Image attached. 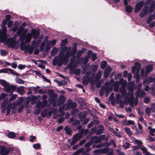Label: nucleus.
I'll return each mask as SVG.
<instances>
[{"label": "nucleus", "mask_w": 155, "mask_h": 155, "mask_svg": "<svg viewBox=\"0 0 155 155\" xmlns=\"http://www.w3.org/2000/svg\"><path fill=\"white\" fill-rule=\"evenodd\" d=\"M71 48L64 47L62 50L60 52L59 55L55 57L52 61L53 64L54 65H58V66H61L64 61H67V58L71 55L70 53Z\"/></svg>", "instance_id": "f257e3e1"}, {"label": "nucleus", "mask_w": 155, "mask_h": 155, "mask_svg": "<svg viewBox=\"0 0 155 155\" xmlns=\"http://www.w3.org/2000/svg\"><path fill=\"white\" fill-rule=\"evenodd\" d=\"M141 67L140 64L138 62H136L134 66L132 68V72L133 74H135L134 77L137 79H139L140 77L139 72Z\"/></svg>", "instance_id": "f03ea898"}, {"label": "nucleus", "mask_w": 155, "mask_h": 155, "mask_svg": "<svg viewBox=\"0 0 155 155\" xmlns=\"http://www.w3.org/2000/svg\"><path fill=\"white\" fill-rule=\"evenodd\" d=\"M153 68V66L152 65L150 64L147 66L146 68V72L145 74V69H142L141 71V75L142 77H146L147 75L151 71Z\"/></svg>", "instance_id": "7ed1b4c3"}, {"label": "nucleus", "mask_w": 155, "mask_h": 155, "mask_svg": "<svg viewBox=\"0 0 155 155\" xmlns=\"http://www.w3.org/2000/svg\"><path fill=\"white\" fill-rule=\"evenodd\" d=\"M16 88V86L8 84L5 88V91L7 92H11L15 91Z\"/></svg>", "instance_id": "20e7f679"}, {"label": "nucleus", "mask_w": 155, "mask_h": 155, "mask_svg": "<svg viewBox=\"0 0 155 155\" xmlns=\"http://www.w3.org/2000/svg\"><path fill=\"white\" fill-rule=\"evenodd\" d=\"M81 134H76L74 137L71 143V145L75 144L76 143L78 140L81 138Z\"/></svg>", "instance_id": "39448f33"}, {"label": "nucleus", "mask_w": 155, "mask_h": 155, "mask_svg": "<svg viewBox=\"0 0 155 155\" xmlns=\"http://www.w3.org/2000/svg\"><path fill=\"white\" fill-rule=\"evenodd\" d=\"M144 4L143 1H140L138 2L136 5L134 9V11L135 12H137L141 9Z\"/></svg>", "instance_id": "423d86ee"}, {"label": "nucleus", "mask_w": 155, "mask_h": 155, "mask_svg": "<svg viewBox=\"0 0 155 155\" xmlns=\"http://www.w3.org/2000/svg\"><path fill=\"white\" fill-rule=\"evenodd\" d=\"M30 33L31 34L32 36H33L35 39H37L39 35V31L35 29H31Z\"/></svg>", "instance_id": "0eeeda50"}, {"label": "nucleus", "mask_w": 155, "mask_h": 155, "mask_svg": "<svg viewBox=\"0 0 155 155\" xmlns=\"http://www.w3.org/2000/svg\"><path fill=\"white\" fill-rule=\"evenodd\" d=\"M47 103V101L45 100H44L42 103L38 102L36 103V106L38 108H43L46 105Z\"/></svg>", "instance_id": "6e6552de"}, {"label": "nucleus", "mask_w": 155, "mask_h": 155, "mask_svg": "<svg viewBox=\"0 0 155 155\" xmlns=\"http://www.w3.org/2000/svg\"><path fill=\"white\" fill-rule=\"evenodd\" d=\"M137 97L141 98L144 96L145 95V93L143 91H140V89H138L136 93Z\"/></svg>", "instance_id": "1a4fd4ad"}, {"label": "nucleus", "mask_w": 155, "mask_h": 155, "mask_svg": "<svg viewBox=\"0 0 155 155\" xmlns=\"http://www.w3.org/2000/svg\"><path fill=\"white\" fill-rule=\"evenodd\" d=\"M32 38L31 34L30 33L27 34L25 36V42L26 43L29 42L31 40Z\"/></svg>", "instance_id": "9d476101"}, {"label": "nucleus", "mask_w": 155, "mask_h": 155, "mask_svg": "<svg viewBox=\"0 0 155 155\" xmlns=\"http://www.w3.org/2000/svg\"><path fill=\"white\" fill-rule=\"evenodd\" d=\"M24 89V87L21 86L17 88V91L20 94L22 95L25 92Z\"/></svg>", "instance_id": "9b49d317"}, {"label": "nucleus", "mask_w": 155, "mask_h": 155, "mask_svg": "<svg viewBox=\"0 0 155 155\" xmlns=\"http://www.w3.org/2000/svg\"><path fill=\"white\" fill-rule=\"evenodd\" d=\"M57 40L55 39H54L51 41H47L46 44L48 45H50V46H53L56 44Z\"/></svg>", "instance_id": "f8f14e48"}, {"label": "nucleus", "mask_w": 155, "mask_h": 155, "mask_svg": "<svg viewBox=\"0 0 155 155\" xmlns=\"http://www.w3.org/2000/svg\"><path fill=\"white\" fill-rule=\"evenodd\" d=\"M0 84L4 87L5 89L9 83L5 80L2 79L0 80Z\"/></svg>", "instance_id": "ddd939ff"}, {"label": "nucleus", "mask_w": 155, "mask_h": 155, "mask_svg": "<svg viewBox=\"0 0 155 155\" xmlns=\"http://www.w3.org/2000/svg\"><path fill=\"white\" fill-rule=\"evenodd\" d=\"M7 101H4L2 103L1 105L2 110L3 112H4L5 110V106L7 103Z\"/></svg>", "instance_id": "4468645a"}, {"label": "nucleus", "mask_w": 155, "mask_h": 155, "mask_svg": "<svg viewBox=\"0 0 155 155\" xmlns=\"http://www.w3.org/2000/svg\"><path fill=\"white\" fill-rule=\"evenodd\" d=\"M124 124L125 125L129 126L130 125H134V122L132 120H128L127 121L125 120L124 121Z\"/></svg>", "instance_id": "2eb2a0df"}, {"label": "nucleus", "mask_w": 155, "mask_h": 155, "mask_svg": "<svg viewBox=\"0 0 155 155\" xmlns=\"http://www.w3.org/2000/svg\"><path fill=\"white\" fill-rule=\"evenodd\" d=\"M65 98L64 96L61 95L60 96L59 102V104H61L64 102Z\"/></svg>", "instance_id": "dca6fc26"}, {"label": "nucleus", "mask_w": 155, "mask_h": 155, "mask_svg": "<svg viewBox=\"0 0 155 155\" xmlns=\"http://www.w3.org/2000/svg\"><path fill=\"white\" fill-rule=\"evenodd\" d=\"M120 91L121 92L123 96H125L126 93V91L124 86H121L120 87Z\"/></svg>", "instance_id": "f3484780"}, {"label": "nucleus", "mask_w": 155, "mask_h": 155, "mask_svg": "<svg viewBox=\"0 0 155 155\" xmlns=\"http://www.w3.org/2000/svg\"><path fill=\"white\" fill-rule=\"evenodd\" d=\"M8 152L6 150L5 147H2L1 151L0 152V153L1 155H5L8 154Z\"/></svg>", "instance_id": "a211bd4d"}, {"label": "nucleus", "mask_w": 155, "mask_h": 155, "mask_svg": "<svg viewBox=\"0 0 155 155\" xmlns=\"http://www.w3.org/2000/svg\"><path fill=\"white\" fill-rule=\"evenodd\" d=\"M148 129L150 130L149 134L152 136H154L153 133L155 132V129H153L151 127L149 126Z\"/></svg>", "instance_id": "6ab92c4d"}, {"label": "nucleus", "mask_w": 155, "mask_h": 155, "mask_svg": "<svg viewBox=\"0 0 155 155\" xmlns=\"http://www.w3.org/2000/svg\"><path fill=\"white\" fill-rule=\"evenodd\" d=\"M124 129L126 133L129 136H131L132 135L131 131L129 128L126 127L124 128Z\"/></svg>", "instance_id": "aec40b11"}, {"label": "nucleus", "mask_w": 155, "mask_h": 155, "mask_svg": "<svg viewBox=\"0 0 155 155\" xmlns=\"http://www.w3.org/2000/svg\"><path fill=\"white\" fill-rule=\"evenodd\" d=\"M8 41H10V42L8 41L7 43L11 47H12L13 46H14L15 45L14 42V41H12V39H8Z\"/></svg>", "instance_id": "412c9836"}, {"label": "nucleus", "mask_w": 155, "mask_h": 155, "mask_svg": "<svg viewBox=\"0 0 155 155\" xmlns=\"http://www.w3.org/2000/svg\"><path fill=\"white\" fill-rule=\"evenodd\" d=\"M7 71L9 73V72L13 74L14 75H18V74L14 70H13L11 69H9V68H7Z\"/></svg>", "instance_id": "4be33fe9"}, {"label": "nucleus", "mask_w": 155, "mask_h": 155, "mask_svg": "<svg viewBox=\"0 0 155 155\" xmlns=\"http://www.w3.org/2000/svg\"><path fill=\"white\" fill-rule=\"evenodd\" d=\"M7 31V28L5 26H2V32L1 35L5 36Z\"/></svg>", "instance_id": "5701e85b"}, {"label": "nucleus", "mask_w": 155, "mask_h": 155, "mask_svg": "<svg viewBox=\"0 0 155 155\" xmlns=\"http://www.w3.org/2000/svg\"><path fill=\"white\" fill-rule=\"evenodd\" d=\"M8 136L10 138H13L16 137V135L13 132H11L8 134Z\"/></svg>", "instance_id": "b1692460"}, {"label": "nucleus", "mask_w": 155, "mask_h": 155, "mask_svg": "<svg viewBox=\"0 0 155 155\" xmlns=\"http://www.w3.org/2000/svg\"><path fill=\"white\" fill-rule=\"evenodd\" d=\"M12 105V104L10 103L8 104L7 107L6 108V111L8 114L10 113Z\"/></svg>", "instance_id": "393cba45"}, {"label": "nucleus", "mask_w": 155, "mask_h": 155, "mask_svg": "<svg viewBox=\"0 0 155 155\" xmlns=\"http://www.w3.org/2000/svg\"><path fill=\"white\" fill-rule=\"evenodd\" d=\"M119 87V83L118 81H117L115 82L114 86V90L115 91H118Z\"/></svg>", "instance_id": "a878e982"}, {"label": "nucleus", "mask_w": 155, "mask_h": 155, "mask_svg": "<svg viewBox=\"0 0 155 155\" xmlns=\"http://www.w3.org/2000/svg\"><path fill=\"white\" fill-rule=\"evenodd\" d=\"M65 130L66 133L69 135H71L72 134V132L71 130L68 127H66L65 128Z\"/></svg>", "instance_id": "bb28decb"}, {"label": "nucleus", "mask_w": 155, "mask_h": 155, "mask_svg": "<svg viewBox=\"0 0 155 155\" xmlns=\"http://www.w3.org/2000/svg\"><path fill=\"white\" fill-rule=\"evenodd\" d=\"M147 10L146 9H143L141 11L140 14V16L141 17H143L145 15L147 12Z\"/></svg>", "instance_id": "cd10ccee"}, {"label": "nucleus", "mask_w": 155, "mask_h": 155, "mask_svg": "<svg viewBox=\"0 0 155 155\" xmlns=\"http://www.w3.org/2000/svg\"><path fill=\"white\" fill-rule=\"evenodd\" d=\"M107 65V62L105 61H102L101 63V67L104 69Z\"/></svg>", "instance_id": "c85d7f7f"}, {"label": "nucleus", "mask_w": 155, "mask_h": 155, "mask_svg": "<svg viewBox=\"0 0 155 155\" xmlns=\"http://www.w3.org/2000/svg\"><path fill=\"white\" fill-rule=\"evenodd\" d=\"M132 9V8L130 6H127L126 7V10L128 12H131Z\"/></svg>", "instance_id": "c756f323"}, {"label": "nucleus", "mask_w": 155, "mask_h": 155, "mask_svg": "<svg viewBox=\"0 0 155 155\" xmlns=\"http://www.w3.org/2000/svg\"><path fill=\"white\" fill-rule=\"evenodd\" d=\"M99 128L98 130V132L99 134H101L102 133L104 130V127L102 125H100L99 126Z\"/></svg>", "instance_id": "7c9ffc66"}, {"label": "nucleus", "mask_w": 155, "mask_h": 155, "mask_svg": "<svg viewBox=\"0 0 155 155\" xmlns=\"http://www.w3.org/2000/svg\"><path fill=\"white\" fill-rule=\"evenodd\" d=\"M102 74V72L101 71H99L97 74L96 79H99L101 77Z\"/></svg>", "instance_id": "2f4dec72"}, {"label": "nucleus", "mask_w": 155, "mask_h": 155, "mask_svg": "<svg viewBox=\"0 0 155 155\" xmlns=\"http://www.w3.org/2000/svg\"><path fill=\"white\" fill-rule=\"evenodd\" d=\"M33 148L36 150L39 149L40 147V145L39 143H36L33 145Z\"/></svg>", "instance_id": "473e14b6"}, {"label": "nucleus", "mask_w": 155, "mask_h": 155, "mask_svg": "<svg viewBox=\"0 0 155 155\" xmlns=\"http://www.w3.org/2000/svg\"><path fill=\"white\" fill-rule=\"evenodd\" d=\"M58 50L56 48H54L51 51V54L52 55H54V54L58 52Z\"/></svg>", "instance_id": "72a5a7b5"}, {"label": "nucleus", "mask_w": 155, "mask_h": 155, "mask_svg": "<svg viewBox=\"0 0 155 155\" xmlns=\"http://www.w3.org/2000/svg\"><path fill=\"white\" fill-rule=\"evenodd\" d=\"M16 81L17 83L21 84H23L25 83V81H24L19 78L17 79Z\"/></svg>", "instance_id": "f704fd0d"}, {"label": "nucleus", "mask_w": 155, "mask_h": 155, "mask_svg": "<svg viewBox=\"0 0 155 155\" xmlns=\"http://www.w3.org/2000/svg\"><path fill=\"white\" fill-rule=\"evenodd\" d=\"M134 143L138 145H140L142 143V141L140 140H138L137 139H135L134 140Z\"/></svg>", "instance_id": "c9c22d12"}, {"label": "nucleus", "mask_w": 155, "mask_h": 155, "mask_svg": "<svg viewBox=\"0 0 155 155\" xmlns=\"http://www.w3.org/2000/svg\"><path fill=\"white\" fill-rule=\"evenodd\" d=\"M68 40L67 39H65L62 41L61 45V46L64 45H66L68 43Z\"/></svg>", "instance_id": "e433bc0d"}, {"label": "nucleus", "mask_w": 155, "mask_h": 155, "mask_svg": "<svg viewBox=\"0 0 155 155\" xmlns=\"http://www.w3.org/2000/svg\"><path fill=\"white\" fill-rule=\"evenodd\" d=\"M17 95L14 94L12 95L9 99V101H11L14 100L17 97Z\"/></svg>", "instance_id": "4c0bfd02"}, {"label": "nucleus", "mask_w": 155, "mask_h": 155, "mask_svg": "<svg viewBox=\"0 0 155 155\" xmlns=\"http://www.w3.org/2000/svg\"><path fill=\"white\" fill-rule=\"evenodd\" d=\"M47 113V111L46 110H45L42 111L41 112V115L43 117H45L46 116Z\"/></svg>", "instance_id": "58836bf2"}, {"label": "nucleus", "mask_w": 155, "mask_h": 155, "mask_svg": "<svg viewBox=\"0 0 155 155\" xmlns=\"http://www.w3.org/2000/svg\"><path fill=\"white\" fill-rule=\"evenodd\" d=\"M7 52L5 50H1V54L2 56H4L7 55Z\"/></svg>", "instance_id": "ea45409f"}, {"label": "nucleus", "mask_w": 155, "mask_h": 155, "mask_svg": "<svg viewBox=\"0 0 155 155\" xmlns=\"http://www.w3.org/2000/svg\"><path fill=\"white\" fill-rule=\"evenodd\" d=\"M82 83L83 84L85 85H86L88 84L89 83V81L87 79L83 78L82 81Z\"/></svg>", "instance_id": "a19ab883"}, {"label": "nucleus", "mask_w": 155, "mask_h": 155, "mask_svg": "<svg viewBox=\"0 0 155 155\" xmlns=\"http://www.w3.org/2000/svg\"><path fill=\"white\" fill-rule=\"evenodd\" d=\"M45 44V41H43L42 42L40 47V49L41 51H42L44 49Z\"/></svg>", "instance_id": "79ce46f5"}, {"label": "nucleus", "mask_w": 155, "mask_h": 155, "mask_svg": "<svg viewBox=\"0 0 155 155\" xmlns=\"http://www.w3.org/2000/svg\"><path fill=\"white\" fill-rule=\"evenodd\" d=\"M153 17L152 16H150L148 18L147 22L148 23H150L153 20Z\"/></svg>", "instance_id": "37998d69"}, {"label": "nucleus", "mask_w": 155, "mask_h": 155, "mask_svg": "<svg viewBox=\"0 0 155 155\" xmlns=\"http://www.w3.org/2000/svg\"><path fill=\"white\" fill-rule=\"evenodd\" d=\"M130 145V143L128 142H126L125 144L123 145V147L125 149H127L129 147Z\"/></svg>", "instance_id": "c03bdc74"}, {"label": "nucleus", "mask_w": 155, "mask_h": 155, "mask_svg": "<svg viewBox=\"0 0 155 155\" xmlns=\"http://www.w3.org/2000/svg\"><path fill=\"white\" fill-rule=\"evenodd\" d=\"M151 109L149 107H147L145 109V112L147 114H150L151 113Z\"/></svg>", "instance_id": "a18cd8bd"}, {"label": "nucleus", "mask_w": 155, "mask_h": 155, "mask_svg": "<svg viewBox=\"0 0 155 155\" xmlns=\"http://www.w3.org/2000/svg\"><path fill=\"white\" fill-rule=\"evenodd\" d=\"M7 68L0 70V73H7L8 74H9V73L7 71Z\"/></svg>", "instance_id": "49530a36"}, {"label": "nucleus", "mask_w": 155, "mask_h": 155, "mask_svg": "<svg viewBox=\"0 0 155 155\" xmlns=\"http://www.w3.org/2000/svg\"><path fill=\"white\" fill-rule=\"evenodd\" d=\"M34 49V47H31L28 49V51L29 54H31L33 52Z\"/></svg>", "instance_id": "de8ad7c7"}, {"label": "nucleus", "mask_w": 155, "mask_h": 155, "mask_svg": "<svg viewBox=\"0 0 155 155\" xmlns=\"http://www.w3.org/2000/svg\"><path fill=\"white\" fill-rule=\"evenodd\" d=\"M24 105H21L19 107L18 109V112H21L24 107Z\"/></svg>", "instance_id": "09e8293b"}, {"label": "nucleus", "mask_w": 155, "mask_h": 155, "mask_svg": "<svg viewBox=\"0 0 155 155\" xmlns=\"http://www.w3.org/2000/svg\"><path fill=\"white\" fill-rule=\"evenodd\" d=\"M150 101V98L148 97H146L144 98V102L146 103H148Z\"/></svg>", "instance_id": "8fccbe9b"}, {"label": "nucleus", "mask_w": 155, "mask_h": 155, "mask_svg": "<svg viewBox=\"0 0 155 155\" xmlns=\"http://www.w3.org/2000/svg\"><path fill=\"white\" fill-rule=\"evenodd\" d=\"M25 68V65H23L22 64H19L18 66V68L20 70L24 69Z\"/></svg>", "instance_id": "3c124183"}, {"label": "nucleus", "mask_w": 155, "mask_h": 155, "mask_svg": "<svg viewBox=\"0 0 155 155\" xmlns=\"http://www.w3.org/2000/svg\"><path fill=\"white\" fill-rule=\"evenodd\" d=\"M58 85L60 86L62 85H64L66 84V82L64 81H62L60 82H58Z\"/></svg>", "instance_id": "603ef678"}, {"label": "nucleus", "mask_w": 155, "mask_h": 155, "mask_svg": "<svg viewBox=\"0 0 155 155\" xmlns=\"http://www.w3.org/2000/svg\"><path fill=\"white\" fill-rule=\"evenodd\" d=\"M12 113H13V110L14 109H15L16 107V104L15 102L13 103L12 104Z\"/></svg>", "instance_id": "864d4df0"}, {"label": "nucleus", "mask_w": 155, "mask_h": 155, "mask_svg": "<svg viewBox=\"0 0 155 155\" xmlns=\"http://www.w3.org/2000/svg\"><path fill=\"white\" fill-rule=\"evenodd\" d=\"M6 96L7 95L3 93H2L0 96V99L3 98H4L6 97Z\"/></svg>", "instance_id": "5fc2aeb1"}, {"label": "nucleus", "mask_w": 155, "mask_h": 155, "mask_svg": "<svg viewBox=\"0 0 155 155\" xmlns=\"http://www.w3.org/2000/svg\"><path fill=\"white\" fill-rule=\"evenodd\" d=\"M117 152L119 155H125L124 152H121L119 150H117Z\"/></svg>", "instance_id": "6e6d98bb"}, {"label": "nucleus", "mask_w": 155, "mask_h": 155, "mask_svg": "<svg viewBox=\"0 0 155 155\" xmlns=\"http://www.w3.org/2000/svg\"><path fill=\"white\" fill-rule=\"evenodd\" d=\"M40 42V40L38 42H37L35 40H34L32 42V45H34L35 46H37Z\"/></svg>", "instance_id": "4d7b16f0"}, {"label": "nucleus", "mask_w": 155, "mask_h": 155, "mask_svg": "<svg viewBox=\"0 0 155 155\" xmlns=\"http://www.w3.org/2000/svg\"><path fill=\"white\" fill-rule=\"evenodd\" d=\"M141 149L143 152V153L146 152L147 151V149L144 147H142L141 148Z\"/></svg>", "instance_id": "13d9d810"}, {"label": "nucleus", "mask_w": 155, "mask_h": 155, "mask_svg": "<svg viewBox=\"0 0 155 155\" xmlns=\"http://www.w3.org/2000/svg\"><path fill=\"white\" fill-rule=\"evenodd\" d=\"M110 73H109V72H107V70H105L104 72V77H105L107 78V77L109 74Z\"/></svg>", "instance_id": "bf43d9fd"}, {"label": "nucleus", "mask_w": 155, "mask_h": 155, "mask_svg": "<svg viewBox=\"0 0 155 155\" xmlns=\"http://www.w3.org/2000/svg\"><path fill=\"white\" fill-rule=\"evenodd\" d=\"M23 29V28H22L21 29H19L17 32V35H21V33L22 32Z\"/></svg>", "instance_id": "052dcab7"}, {"label": "nucleus", "mask_w": 155, "mask_h": 155, "mask_svg": "<svg viewBox=\"0 0 155 155\" xmlns=\"http://www.w3.org/2000/svg\"><path fill=\"white\" fill-rule=\"evenodd\" d=\"M97 58V56L95 54H93L92 55V59L93 61H95Z\"/></svg>", "instance_id": "680f3d73"}, {"label": "nucleus", "mask_w": 155, "mask_h": 155, "mask_svg": "<svg viewBox=\"0 0 155 155\" xmlns=\"http://www.w3.org/2000/svg\"><path fill=\"white\" fill-rule=\"evenodd\" d=\"M13 22L12 21H10L8 24V28H10L12 27L13 24Z\"/></svg>", "instance_id": "e2e57ef3"}, {"label": "nucleus", "mask_w": 155, "mask_h": 155, "mask_svg": "<svg viewBox=\"0 0 155 155\" xmlns=\"http://www.w3.org/2000/svg\"><path fill=\"white\" fill-rule=\"evenodd\" d=\"M78 110L76 109H74L72 110V111H71V114L72 115H74L75 113L76 112H78Z\"/></svg>", "instance_id": "0e129e2a"}, {"label": "nucleus", "mask_w": 155, "mask_h": 155, "mask_svg": "<svg viewBox=\"0 0 155 155\" xmlns=\"http://www.w3.org/2000/svg\"><path fill=\"white\" fill-rule=\"evenodd\" d=\"M128 79L129 81H130L132 78V74L130 73H129L128 74Z\"/></svg>", "instance_id": "69168bd1"}, {"label": "nucleus", "mask_w": 155, "mask_h": 155, "mask_svg": "<svg viewBox=\"0 0 155 155\" xmlns=\"http://www.w3.org/2000/svg\"><path fill=\"white\" fill-rule=\"evenodd\" d=\"M50 45H48L47 44V46L45 48V51H48L50 49Z\"/></svg>", "instance_id": "338daca9"}, {"label": "nucleus", "mask_w": 155, "mask_h": 155, "mask_svg": "<svg viewBox=\"0 0 155 155\" xmlns=\"http://www.w3.org/2000/svg\"><path fill=\"white\" fill-rule=\"evenodd\" d=\"M151 108L152 109L153 112L155 111V104H153L151 106Z\"/></svg>", "instance_id": "774afa93"}]
</instances>
